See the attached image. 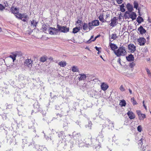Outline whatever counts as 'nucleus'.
I'll return each instance as SVG.
<instances>
[{
  "mask_svg": "<svg viewBox=\"0 0 151 151\" xmlns=\"http://www.w3.org/2000/svg\"><path fill=\"white\" fill-rule=\"evenodd\" d=\"M137 21L139 24H140L143 22L144 19L141 17L139 16L137 19Z\"/></svg>",
  "mask_w": 151,
  "mask_h": 151,
  "instance_id": "412c9836",
  "label": "nucleus"
},
{
  "mask_svg": "<svg viewBox=\"0 0 151 151\" xmlns=\"http://www.w3.org/2000/svg\"><path fill=\"white\" fill-rule=\"evenodd\" d=\"M127 9L131 12L133 10V6L132 5H131L129 3H128L127 5Z\"/></svg>",
  "mask_w": 151,
  "mask_h": 151,
  "instance_id": "f3484780",
  "label": "nucleus"
},
{
  "mask_svg": "<svg viewBox=\"0 0 151 151\" xmlns=\"http://www.w3.org/2000/svg\"><path fill=\"white\" fill-rule=\"evenodd\" d=\"M117 37L116 35V34H113L111 35V38L113 40H115Z\"/></svg>",
  "mask_w": 151,
  "mask_h": 151,
  "instance_id": "e433bc0d",
  "label": "nucleus"
},
{
  "mask_svg": "<svg viewBox=\"0 0 151 151\" xmlns=\"http://www.w3.org/2000/svg\"><path fill=\"white\" fill-rule=\"evenodd\" d=\"M118 4H120L122 3L123 0H116Z\"/></svg>",
  "mask_w": 151,
  "mask_h": 151,
  "instance_id": "a18cd8bd",
  "label": "nucleus"
},
{
  "mask_svg": "<svg viewBox=\"0 0 151 151\" xmlns=\"http://www.w3.org/2000/svg\"><path fill=\"white\" fill-rule=\"evenodd\" d=\"M67 125V123H65L64 124H63V127H65V126H66Z\"/></svg>",
  "mask_w": 151,
  "mask_h": 151,
  "instance_id": "13d9d810",
  "label": "nucleus"
},
{
  "mask_svg": "<svg viewBox=\"0 0 151 151\" xmlns=\"http://www.w3.org/2000/svg\"><path fill=\"white\" fill-rule=\"evenodd\" d=\"M138 116L139 119L140 120H142L146 117V115L145 114H141Z\"/></svg>",
  "mask_w": 151,
  "mask_h": 151,
  "instance_id": "bb28decb",
  "label": "nucleus"
},
{
  "mask_svg": "<svg viewBox=\"0 0 151 151\" xmlns=\"http://www.w3.org/2000/svg\"><path fill=\"white\" fill-rule=\"evenodd\" d=\"M138 30L140 34L142 35L145 33L146 32V30L142 26H140L138 28Z\"/></svg>",
  "mask_w": 151,
  "mask_h": 151,
  "instance_id": "f8f14e48",
  "label": "nucleus"
},
{
  "mask_svg": "<svg viewBox=\"0 0 151 151\" xmlns=\"http://www.w3.org/2000/svg\"><path fill=\"white\" fill-rule=\"evenodd\" d=\"M97 94L96 92L94 91L93 90L91 91L90 93V96L92 97H94Z\"/></svg>",
  "mask_w": 151,
  "mask_h": 151,
  "instance_id": "a878e982",
  "label": "nucleus"
},
{
  "mask_svg": "<svg viewBox=\"0 0 151 151\" xmlns=\"http://www.w3.org/2000/svg\"><path fill=\"white\" fill-rule=\"evenodd\" d=\"M32 124V123H30V124H29V128H30V129H33V130H34V131H35V128H34V127L33 126H31V125Z\"/></svg>",
  "mask_w": 151,
  "mask_h": 151,
  "instance_id": "ea45409f",
  "label": "nucleus"
},
{
  "mask_svg": "<svg viewBox=\"0 0 151 151\" xmlns=\"http://www.w3.org/2000/svg\"><path fill=\"white\" fill-rule=\"evenodd\" d=\"M72 70L73 72H79V68L76 66L73 65L72 67Z\"/></svg>",
  "mask_w": 151,
  "mask_h": 151,
  "instance_id": "aec40b11",
  "label": "nucleus"
},
{
  "mask_svg": "<svg viewBox=\"0 0 151 151\" xmlns=\"http://www.w3.org/2000/svg\"><path fill=\"white\" fill-rule=\"evenodd\" d=\"M106 121L107 122H108L110 124H111V126L112 127H114L113 126V122L111 124V122L109 119H107V120H106Z\"/></svg>",
  "mask_w": 151,
  "mask_h": 151,
  "instance_id": "c03bdc74",
  "label": "nucleus"
},
{
  "mask_svg": "<svg viewBox=\"0 0 151 151\" xmlns=\"http://www.w3.org/2000/svg\"><path fill=\"white\" fill-rule=\"evenodd\" d=\"M137 41L139 42V45L140 46L144 45L146 42V40L144 37H140Z\"/></svg>",
  "mask_w": 151,
  "mask_h": 151,
  "instance_id": "6e6552de",
  "label": "nucleus"
},
{
  "mask_svg": "<svg viewBox=\"0 0 151 151\" xmlns=\"http://www.w3.org/2000/svg\"><path fill=\"white\" fill-rule=\"evenodd\" d=\"M21 20H22V21L24 22H25L26 21V20H27V19H23V18H22V19H21Z\"/></svg>",
  "mask_w": 151,
  "mask_h": 151,
  "instance_id": "4d7b16f0",
  "label": "nucleus"
},
{
  "mask_svg": "<svg viewBox=\"0 0 151 151\" xmlns=\"http://www.w3.org/2000/svg\"><path fill=\"white\" fill-rule=\"evenodd\" d=\"M58 65L61 67H64L66 65V63L65 61H61L59 62Z\"/></svg>",
  "mask_w": 151,
  "mask_h": 151,
  "instance_id": "393cba45",
  "label": "nucleus"
},
{
  "mask_svg": "<svg viewBox=\"0 0 151 151\" xmlns=\"http://www.w3.org/2000/svg\"><path fill=\"white\" fill-rule=\"evenodd\" d=\"M15 16L16 18H18L19 19H22V18H23L25 19H27L28 18V16L24 14H19V16L17 15H16Z\"/></svg>",
  "mask_w": 151,
  "mask_h": 151,
  "instance_id": "1a4fd4ad",
  "label": "nucleus"
},
{
  "mask_svg": "<svg viewBox=\"0 0 151 151\" xmlns=\"http://www.w3.org/2000/svg\"><path fill=\"white\" fill-rule=\"evenodd\" d=\"M32 61L30 59H26L24 62V65L29 68H31L32 65Z\"/></svg>",
  "mask_w": 151,
  "mask_h": 151,
  "instance_id": "423d86ee",
  "label": "nucleus"
},
{
  "mask_svg": "<svg viewBox=\"0 0 151 151\" xmlns=\"http://www.w3.org/2000/svg\"><path fill=\"white\" fill-rule=\"evenodd\" d=\"M119 89L120 90L122 91H125V89L123 85H121L120 88H119Z\"/></svg>",
  "mask_w": 151,
  "mask_h": 151,
  "instance_id": "58836bf2",
  "label": "nucleus"
},
{
  "mask_svg": "<svg viewBox=\"0 0 151 151\" xmlns=\"http://www.w3.org/2000/svg\"><path fill=\"white\" fill-rule=\"evenodd\" d=\"M49 59L50 60H53V58L51 57H50V58H49Z\"/></svg>",
  "mask_w": 151,
  "mask_h": 151,
  "instance_id": "338daca9",
  "label": "nucleus"
},
{
  "mask_svg": "<svg viewBox=\"0 0 151 151\" xmlns=\"http://www.w3.org/2000/svg\"><path fill=\"white\" fill-rule=\"evenodd\" d=\"M116 17H114L111 20V23L109 24L110 26L112 27H114L115 26L116 23Z\"/></svg>",
  "mask_w": 151,
  "mask_h": 151,
  "instance_id": "9d476101",
  "label": "nucleus"
},
{
  "mask_svg": "<svg viewBox=\"0 0 151 151\" xmlns=\"http://www.w3.org/2000/svg\"><path fill=\"white\" fill-rule=\"evenodd\" d=\"M121 59L120 58H119L118 61H117V62H118L119 63H120L121 64Z\"/></svg>",
  "mask_w": 151,
  "mask_h": 151,
  "instance_id": "bf43d9fd",
  "label": "nucleus"
},
{
  "mask_svg": "<svg viewBox=\"0 0 151 151\" xmlns=\"http://www.w3.org/2000/svg\"><path fill=\"white\" fill-rule=\"evenodd\" d=\"M93 37V36H92L87 41V42L86 43H90V42H91V40L92 39Z\"/></svg>",
  "mask_w": 151,
  "mask_h": 151,
  "instance_id": "79ce46f5",
  "label": "nucleus"
},
{
  "mask_svg": "<svg viewBox=\"0 0 151 151\" xmlns=\"http://www.w3.org/2000/svg\"><path fill=\"white\" fill-rule=\"evenodd\" d=\"M129 12H129V11H127L125 12V14H129L130 13H129Z\"/></svg>",
  "mask_w": 151,
  "mask_h": 151,
  "instance_id": "680f3d73",
  "label": "nucleus"
},
{
  "mask_svg": "<svg viewBox=\"0 0 151 151\" xmlns=\"http://www.w3.org/2000/svg\"><path fill=\"white\" fill-rule=\"evenodd\" d=\"M99 20L102 22H105V20L104 18L103 14H101L99 17Z\"/></svg>",
  "mask_w": 151,
  "mask_h": 151,
  "instance_id": "5701e85b",
  "label": "nucleus"
},
{
  "mask_svg": "<svg viewBox=\"0 0 151 151\" xmlns=\"http://www.w3.org/2000/svg\"><path fill=\"white\" fill-rule=\"evenodd\" d=\"M126 59L128 61L131 62L134 61V58L133 55L131 54L126 57Z\"/></svg>",
  "mask_w": 151,
  "mask_h": 151,
  "instance_id": "dca6fc26",
  "label": "nucleus"
},
{
  "mask_svg": "<svg viewBox=\"0 0 151 151\" xmlns=\"http://www.w3.org/2000/svg\"><path fill=\"white\" fill-rule=\"evenodd\" d=\"M134 8L136 9H137L138 6L139 4L138 2L136 1H134L133 3Z\"/></svg>",
  "mask_w": 151,
  "mask_h": 151,
  "instance_id": "7c9ffc66",
  "label": "nucleus"
},
{
  "mask_svg": "<svg viewBox=\"0 0 151 151\" xmlns=\"http://www.w3.org/2000/svg\"><path fill=\"white\" fill-rule=\"evenodd\" d=\"M88 28V26L87 24L85 23H83V29L84 30H87Z\"/></svg>",
  "mask_w": 151,
  "mask_h": 151,
  "instance_id": "c756f323",
  "label": "nucleus"
},
{
  "mask_svg": "<svg viewBox=\"0 0 151 151\" xmlns=\"http://www.w3.org/2000/svg\"><path fill=\"white\" fill-rule=\"evenodd\" d=\"M64 134V132L63 131H61L58 134V136L60 138H61L62 136Z\"/></svg>",
  "mask_w": 151,
  "mask_h": 151,
  "instance_id": "72a5a7b5",
  "label": "nucleus"
},
{
  "mask_svg": "<svg viewBox=\"0 0 151 151\" xmlns=\"http://www.w3.org/2000/svg\"><path fill=\"white\" fill-rule=\"evenodd\" d=\"M147 39L148 40L149 39V35L147 37Z\"/></svg>",
  "mask_w": 151,
  "mask_h": 151,
  "instance_id": "774afa93",
  "label": "nucleus"
},
{
  "mask_svg": "<svg viewBox=\"0 0 151 151\" xmlns=\"http://www.w3.org/2000/svg\"><path fill=\"white\" fill-rule=\"evenodd\" d=\"M96 139L98 140L99 142H102L104 139V137L102 135H99L96 138Z\"/></svg>",
  "mask_w": 151,
  "mask_h": 151,
  "instance_id": "4be33fe9",
  "label": "nucleus"
},
{
  "mask_svg": "<svg viewBox=\"0 0 151 151\" xmlns=\"http://www.w3.org/2000/svg\"><path fill=\"white\" fill-rule=\"evenodd\" d=\"M80 29V27H76L73 28V33H76L78 32Z\"/></svg>",
  "mask_w": 151,
  "mask_h": 151,
  "instance_id": "b1692460",
  "label": "nucleus"
},
{
  "mask_svg": "<svg viewBox=\"0 0 151 151\" xmlns=\"http://www.w3.org/2000/svg\"><path fill=\"white\" fill-rule=\"evenodd\" d=\"M142 140H143V139L142 138H141V139L138 142V144L139 145L140 144L141 145H142Z\"/></svg>",
  "mask_w": 151,
  "mask_h": 151,
  "instance_id": "37998d69",
  "label": "nucleus"
},
{
  "mask_svg": "<svg viewBox=\"0 0 151 151\" xmlns=\"http://www.w3.org/2000/svg\"><path fill=\"white\" fill-rule=\"evenodd\" d=\"M58 32V29L55 28L50 27L49 29V33L51 35H56Z\"/></svg>",
  "mask_w": 151,
  "mask_h": 151,
  "instance_id": "20e7f679",
  "label": "nucleus"
},
{
  "mask_svg": "<svg viewBox=\"0 0 151 151\" xmlns=\"http://www.w3.org/2000/svg\"><path fill=\"white\" fill-rule=\"evenodd\" d=\"M137 130L139 132H141L142 130V128L141 126H139L137 127Z\"/></svg>",
  "mask_w": 151,
  "mask_h": 151,
  "instance_id": "a19ab883",
  "label": "nucleus"
},
{
  "mask_svg": "<svg viewBox=\"0 0 151 151\" xmlns=\"http://www.w3.org/2000/svg\"><path fill=\"white\" fill-rule=\"evenodd\" d=\"M120 105L122 106H125L126 105L125 101L124 100H121L120 103Z\"/></svg>",
  "mask_w": 151,
  "mask_h": 151,
  "instance_id": "c85d7f7f",
  "label": "nucleus"
},
{
  "mask_svg": "<svg viewBox=\"0 0 151 151\" xmlns=\"http://www.w3.org/2000/svg\"><path fill=\"white\" fill-rule=\"evenodd\" d=\"M110 47L111 49L114 50H115L116 49L118 48L117 46L114 44L111 43L110 44Z\"/></svg>",
  "mask_w": 151,
  "mask_h": 151,
  "instance_id": "6ab92c4d",
  "label": "nucleus"
},
{
  "mask_svg": "<svg viewBox=\"0 0 151 151\" xmlns=\"http://www.w3.org/2000/svg\"><path fill=\"white\" fill-rule=\"evenodd\" d=\"M57 115L59 116L60 117H61L62 116L61 114H57Z\"/></svg>",
  "mask_w": 151,
  "mask_h": 151,
  "instance_id": "0e129e2a",
  "label": "nucleus"
},
{
  "mask_svg": "<svg viewBox=\"0 0 151 151\" xmlns=\"http://www.w3.org/2000/svg\"><path fill=\"white\" fill-rule=\"evenodd\" d=\"M4 4L5 7H7L8 6V4L7 2V1H5L4 3Z\"/></svg>",
  "mask_w": 151,
  "mask_h": 151,
  "instance_id": "864d4df0",
  "label": "nucleus"
},
{
  "mask_svg": "<svg viewBox=\"0 0 151 151\" xmlns=\"http://www.w3.org/2000/svg\"><path fill=\"white\" fill-rule=\"evenodd\" d=\"M114 53L117 57L124 56L127 54V52L125 49V47L122 46L119 47L117 50H114Z\"/></svg>",
  "mask_w": 151,
  "mask_h": 151,
  "instance_id": "f257e3e1",
  "label": "nucleus"
},
{
  "mask_svg": "<svg viewBox=\"0 0 151 151\" xmlns=\"http://www.w3.org/2000/svg\"><path fill=\"white\" fill-rule=\"evenodd\" d=\"M10 10L12 13L13 14L16 15H18L19 14H20L19 13V9L17 8H14V6H12L10 9Z\"/></svg>",
  "mask_w": 151,
  "mask_h": 151,
  "instance_id": "39448f33",
  "label": "nucleus"
},
{
  "mask_svg": "<svg viewBox=\"0 0 151 151\" xmlns=\"http://www.w3.org/2000/svg\"><path fill=\"white\" fill-rule=\"evenodd\" d=\"M128 49L131 52H134L136 50V46L132 44H130L128 45Z\"/></svg>",
  "mask_w": 151,
  "mask_h": 151,
  "instance_id": "0eeeda50",
  "label": "nucleus"
},
{
  "mask_svg": "<svg viewBox=\"0 0 151 151\" xmlns=\"http://www.w3.org/2000/svg\"><path fill=\"white\" fill-rule=\"evenodd\" d=\"M100 35H98L97 36H96L93 40H91V41H95L96 40V39L97 38L99 37H100Z\"/></svg>",
  "mask_w": 151,
  "mask_h": 151,
  "instance_id": "8fccbe9b",
  "label": "nucleus"
},
{
  "mask_svg": "<svg viewBox=\"0 0 151 151\" xmlns=\"http://www.w3.org/2000/svg\"><path fill=\"white\" fill-rule=\"evenodd\" d=\"M129 92L130 93V94H132V90L131 89H129Z\"/></svg>",
  "mask_w": 151,
  "mask_h": 151,
  "instance_id": "052dcab7",
  "label": "nucleus"
},
{
  "mask_svg": "<svg viewBox=\"0 0 151 151\" xmlns=\"http://www.w3.org/2000/svg\"><path fill=\"white\" fill-rule=\"evenodd\" d=\"M135 65V64L134 63H131L129 64V66L131 68H133L134 66Z\"/></svg>",
  "mask_w": 151,
  "mask_h": 151,
  "instance_id": "49530a36",
  "label": "nucleus"
},
{
  "mask_svg": "<svg viewBox=\"0 0 151 151\" xmlns=\"http://www.w3.org/2000/svg\"><path fill=\"white\" fill-rule=\"evenodd\" d=\"M148 20L149 22H151L150 19L149 18V17H148Z\"/></svg>",
  "mask_w": 151,
  "mask_h": 151,
  "instance_id": "69168bd1",
  "label": "nucleus"
},
{
  "mask_svg": "<svg viewBox=\"0 0 151 151\" xmlns=\"http://www.w3.org/2000/svg\"><path fill=\"white\" fill-rule=\"evenodd\" d=\"M79 75L80 76V77H78V80L79 81L84 80L86 78V74L83 73H81L79 74Z\"/></svg>",
  "mask_w": 151,
  "mask_h": 151,
  "instance_id": "4468645a",
  "label": "nucleus"
},
{
  "mask_svg": "<svg viewBox=\"0 0 151 151\" xmlns=\"http://www.w3.org/2000/svg\"><path fill=\"white\" fill-rule=\"evenodd\" d=\"M101 87L102 90L105 91L109 87V86L107 84L103 83L101 84Z\"/></svg>",
  "mask_w": 151,
  "mask_h": 151,
  "instance_id": "a211bd4d",
  "label": "nucleus"
},
{
  "mask_svg": "<svg viewBox=\"0 0 151 151\" xmlns=\"http://www.w3.org/2000/svg\"><path fill=\"white\" fill-rule=\"evenodd\" d=\"M10 57L14 61L16 60V55L15 54L13 55H10Z\"/></svg>",
  "mask_w": 151,
  "mask_h": 151,
  "instance_id": "f704fd0d",
  "label": "nucleus"
},
{
  "mask_svg": "<svg viewBox=\"0 0 151 151\" xmlns=\"http://www.w3.org/2000/svg\"><path fill=\"white\" fill-rule=\"evenodd\" d=\"M95 48L98 51H99V49H101V47L99 48V47H97L96 46L95 47Z\"/></svg>",
  "mask_w": 151,
  "mask_h": 151,
  "instance_id": "5fc2aeb1",
  "label": "nucleus"
},
{
  "mask_svg": "<svg viewBox=\"0 0 151 151\" xmlns=\"http://www.w3.org/2000/svg\"><path fill=\"white\" fill-rule=\"evenodd\" d=\"M144 101H143V106L144 107V108L145 109L146 108V106L144 104Z\"/></svg>",
  "mask_w": 151,
  "mask_h": 151,
  "instance_id": "e2e57ef3",
  "label": "nucleus"
},
{
  "mask_svg": "<svg viewBox=\"0 0 151 151\" xmlns=\"http://www.w3.org/2000/svg\"><path fill=\"white\" fill-rule=\"evenodd\" d=\"M31 22V26L34 29L36 27V25L37 24L38 22H36L35 20H33L32 21H30Z\"/></svg>",
  "mask_w": 151,
  "mask_h": 151,
  "instance_id": "ddd939ff",
  "label": "nucleus"
},
{
  "mask_svg": "<svg viewBox=\"0 0 151 151\" xmlns=\"http://www.w3.org/2000/svg\"><path fill=\"white\" fill-rule=\"evenodd\" d=\"M81 135L80 133H77L75 134L76 136L78 138H80L81 137Z\"/></svg>",
  "mask_w": 151,
  "mask_h": 151,
  "instance_id": "3c124183",
  "label": "nucleus"
},
{
  "mask_svg": "<svg viewBox=\"0 0 151 151\" xmlns=\"http://www.w3.org/2000/svg\"><path fill=\"white\" fill-rule=\"evenodd\" d=\"M124 17L125 19H129V14L128 15H127L126 14H124Z\"/></svg>",
  "mask_w": 151,
  "mask_h": 151,
  "instance_id": "09e8293b",
  "label": "nucleus"
},
{
  "mask_svg": "<svg viewBox=\"0 0 151 151\" xmlns=\"http://www.w3.org/2000/svg\"><path fill=\"white\" fill-rule=\"evenodd\" d=\"M127 114L130 119H134L135 118L134 114L132 111H128Z\"/></svg>",
  "mask_w": 151,
  "mask_h": 151,
  "instance_id": "9b49d317",
  "label": "nucleus"
},
{
  "mask_svg": "<svg viewBox=\"0 0 151 151\" xmlns=\"http://www.w3.org/2000/svg\"><path fill=\"white\" fill-rule=\"evenodd\" d=\"M147 73L148 74H150V70H149V69H147Z\"/></svg>",
  "mask_w": 151,
  "mask_h": 151,
  "instance_id": "6e6d98bb",
  "label": "nucleus"
},
{
  "mask_svg": "<svg viewBox=\"0 0 151 151\" xmlns=\"http://www.w3.org/2000/svg\"><path fill=\"white\" fill-rule=\"evenodd\" d=\"M92 125V124L91 122L90 121H89L88 122V125H86V127H90V128L91 129Z\"/></svg>",
  "mask_w": 151,
  "mask_h": 151,
  "instance_id": "4c0bfd02",
  "label": "nucleus"
},
{
  "mask_svg": "<svg viewBox=\"0 0 151 151\" xmlns=\"http://www.w3.org/2000/svg\"><path fill=\"white\" fill-rule=\"evenodd\" d=\"M42 28L43 30V32L46 31L47 29V26L46 25L44 24L42 25Z\"/></svg>",
  "mask_w": 151,
  "mask_h": 151,
  "instance_id": "c9c22d12",
  "label": "nucleus"
},
{
  "mask_svg": "<svg viewBox=\"0 0 151 151\" xmlns=\"http://www.w3.org/2000/svg\"><path fill=\"white\" fill-rule=\"evenodd\" d=\"M57 27L58 31H60L61 32L66 33L69 31V28L66 27L65 26H60L59 24L57 25Z\"/></svg>",
  "mask_w": 151,
  "mask_h": 151,
  "instance_id": "7ed1b4c3",
  "label": "nucleus"
},
{
  "mask_svg": "<svg viewBox=\"0 0 151 151\" xmlns=\"http://www.w3.org/2000/svg\"><path fill=\"white\" fill-rule=\"evenodd\" d=\"M129 18L132 19V20H134L136 19L137 15L135 13L132 12L129 14Z\"/></svg>",
  "mask_w": 151,
  "mask_h": 151,
  "instance_id": "2eb2a0df",
  "label": "nucleus"
},
{
  "mask_svg": "<svg viewBox=\"0 0 151 151\" xmlns=\"http://www.w3.org/2000/svg\"><path fill=\"white\" fill-rule=\"evenodd\" d=\"M131 101L133 105H137V101L134 100V98L133 97L131 99Z\"/></svg>",
  "mask_w": 151,
  "mask_h": 151,
  "instance_id": "473e14b6",
  "label": "nucleus"
},
{
  "mask_svg": "<svg viewBox=\"0 0 151 151\" xmlns=\"http://www.w3.org/2000/svg\"><path fill=\"white\" fill-rule=\"evenodd\" d=\"M120 8V10L122 12H124L125 11V9H124V4L119 5Z\"/></svg>",
  "mask_w": 151,
  "mask_h": 151,
  "instance_id": "cd10ccee",
  "label": "nucleus"
},
{
  "mask_svg": "<svg viewBox=\"0 0 151 151\" xmlns=\"http://www.w3.org/2000/svg\"><path fill=\"white\" fill-rule=\"evenodd\" d=\"M5 8V7L1 4H0V10H2Z\"/></svg>",
  "mask_w": 151,
  "mask_h": 151,
  "instance_id": "de8ad7c7",
  "label": "nucleus"
},
{
  "mask_svg": "<svg viewBox=\"0 0 151 151\" xmlns=\"http://www.w3.org/2000/svg\"><path fill=\"white\" fill-rule=\"evenodd\" d=\"M47 60L46 57L45 56H42L40 58V61L42 62H44Z\"/></svg>",
  "mask_w": 151,
  "mask_h": 151,
  "instance_id": "2f4dec72",
  "label": "nucleus"
},
{
  "mask_svg": "<svg viewBox=\"0 0 151 151\" xmlns=\"http://www.w3.org/2000/svg\"><path fill=\"white\" fill-rule=\"evenodd\" d=\"M99 22L98 20H95L91 22H89L88 23L89 30L93 28V26H96L99 25Z\"/></svg>",
  "mask_w": 151,
  "mask_h": 151,
  "instance_id": "f03ea898",
  "label": "nucleus"
},
{
  "mask_svg": "<svg viewBox=\"0 0 151 151\" xmlns=\"http://www.w3.org/2000/svg\"><path fill=\"white\" fill-rule=\"evenodd\" d=\"M137 114L139 116V115H140L142 113H141V111L139 110H137L136 111Z\"/></svg>",
  "mask_w": 151,
  "mask_h": 151,
  "instance_id": "603ef678",
  "label": "nucleus"
}]
</instances>
